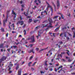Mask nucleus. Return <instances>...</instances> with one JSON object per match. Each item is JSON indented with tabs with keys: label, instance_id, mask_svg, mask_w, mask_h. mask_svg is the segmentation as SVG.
Listing matches in <instances>:
<instances>
[{
	"label": "nucleus",
	"instance_id": "nucleus-6",
	"mask_svg": "<svg viewBox=\"0 0 75 75\" xmlns=\"http://www.w3.org/2000/svg\"><path fill=\"white\" fill-rule=\"evenodd\" d=\"M0 48H4V43H1L0 44Z\"/></svg>",
	"mask_w": 75,
	"mask_h": 75
},
{
	"label": "nucleus",
	"instance_id": "nucleus-59",
	"mask_svg": "<svg viewBox=\"0 0 75 75\" xmlns=\"http://www.w3.org/2000/svg\"><path fill=\"white\" fill-rule=\"evenodd\" d=\"M31 69H32V71H34V69L32 67L31 68Z\"/></svg>",
	"mask_w": 75,
	"mask_h": 75
},
{
	"label": "nucleus",
	"instance_id": "nucleus-45",
	"mask_svg": "<svg viewBox=\"0 0 75 75\" xmlns=\"http://www.w3.org/2000/svg\"><path fill=\"white\" fill-rule=\"evenodd\" d=\"M66 39H67V40H69V37L67 36L66 37Z\"/></svg>",
	"mask_w": 75,
	"mask_h": 75
},
{
	"label": "nucleus",
	"instance_id": "nucleus-21",
	"mask_svg": "<svg viewBox=\"0 0 75 75\" xmlns=\"http://www.w3.org/2000/svg\"><path fill=\"white\" fill-rule=\"evenodd\" d=\"M50 9L51 10V11L52 13H53V12H54V10H53V8L52 7L50 8Z\"/></svg>",
	"mask_w": 75,
	"mask_h": 75
},
{
	"label": "nucleus",
	"instance_id": "nucleus-23",
	"mask_svg": "<svg viewBox=\"0 0 75 75\" xmlns=\"http://www.w3.org/2000/svg\"><path fill=\"white\" fill-rule=\"evenodd\" d=\"M5 20H4V21H3V22H4L3 26L4 27H5V26H6V24H5Z\"/></svg>",
	"mask_w": 75,
	"mask_h": 75
},
{
	"label": "nucleus",
	"instance_id": "nucleus-34",
	"mask_svg": "<svg viewBox=\"0 0 75 75\" xmlns=\"http://www.w3.org/2000/svg\"><path fill=\"white\" fill-rule=\"evenodd\" d=\"M8 26H9V28L10 29L9 31H11V28H10V26L9 25H8Z\"/></svg>",
	"mask_w": 75,
	"mask_h": 75
},
{
	"label": "nucleus",
	"instance_id": "nucleus-26",
	"mask_svg": "<svg viewBox=\"0 0 75 75\" xmlns=\"http://www.w3.org/2000/svg\"><path fill=\"white\" fill-rule=\"evenodd\" d=\"M34 45V44H30L29 45L30 46V47H33V46Z\"/></svg>",
	"mask_w": 75,
	"mask_h": 75
},
{
	"label": "nucleus",
	"instance_id": "nucleus-18",
	"mask_svg": "<svg viewBox=\"0 0 75 75\" xmlns=\"http://www.w3.org/2000/svg\"><path fill=\"white\" fill-rule=\"evenodd\" d=\"M39 34H38V36H36V37L37 38V39H38V37H39V36H41L40 35H41V34L40 33V31H39Z\"/></svg>",
	"mask_w": 75,
	"mask_h": 75
},
{
	"label": "nucleus",
	"instance_id": "nucleus-16",
	"mask_svg": "<svg viewBox=\"0 0 75 75\" xmlns=\"http://www.w3.org/2000/svg\"><path fill=\"white\" fill-rule=\"evenodd\" d=\"M38 21H39V23H40V21L38 20H35L34 21V22L35 23H36Z\"/></svg>",
	"mask_w": 75,
	"mask_h": 75
},
{
	"label": "nucleus",
	"instance_id": "nucleus-11",
	"mask_svg": "<svg viewBox=\"0 0 75 75\" xmlns=\"http://www.w3.org/2000/svg\"><path fill=\"white\" fill-rule=\"evenodd\" d=\"M18 23H21V25H22L24 24V22L23 21H19Z\"/></svg>",
	"mask_w": 75,
	"mask_h": 75
},
{
	"label": "nucleus",
	"instance_id": "nucleus-10",
	"mask_svg": "<svg viewBox=\"0 0 75 75\" xmlns=\"http://www.w3.org/2000/svg\"><path fill=\"white\" fill-rule=\"evenodd\" d=\"M57 7H59L60 6V4H59V1L58 0L57 1Z\"/></svg>",
	"mask_w": 75,
	"mask_h": 75
},
{
	"label": "nucleus",
	"instance_id": "nucleus-44",
	"mask_svg": "<svg viewBox=\"0 0 75 75\" xmlns=\"http://www.w3.org/2000/svg\"><path fill=\"white\" fill-rule=\"evenodd\" d=\"M8 33H7L6 35V37H8Z\"/></svg>",
	"mask_w": 75,
	"mask_h": 75
},
{
	"label": "nucleus",
	"instance_id": "nucleus-47",
	"mask_svg": "<svg viewBox=\"0 0 75 75\" xmlns=\"http://www.w3.org/2000/svg\"><path fill=\"white\" fill-rule=\"evenodd\" d=\"M68 61L69 62H71V60L70 59H69L68 60Z\"/></svg>",
	"mask_w": 75,
	"mask_h": 75
},
{
	"label": "nucleus",
	"instance_id": "nucleus-8",
	"mask_svg": "<svg viewBox=\"0 0 75 75\" xmlns=\"http://www.w3.org/2000/svg\"><path fill=\"white\" fill-rule=\"evenodd\" d=\"M46 3L48 5V6H47L48 7H49V8H52V6H50V5L49 3L47 2V1H46Z\"/></svg>",
	"mask_w": 75,
	"mask_h": 75
},
{
	"label": "nucleus",
	"instance_id": "nucleus-31",
	"mask_svg": "<svg viewBox=\"0 0 75 75\" xmlns=\"http://www.w3.org/2000/svg\"><path fill=\"white\" fill-rule=\"evenodd\" d=\"M16 17V15H15L13 17V20L15 21V20H16V19H15V18Z\"/></svg>",
	"mask_w": 75,
	"mask_h": 75
},
{
	"label": "nucleus",
	"instance_id": "nucleus-4",
	"mask_svg": "<svg viewBox=\"0 0 75 75\" xmlns=\"http://www.w3.org/2000/svg\"><path fill=\"white\" fill-rule=\"evenodd\" d=\"M34 51V48H33L32 50L31 49L30 51H29L28 52L29 53H31V52H32L33 54H34L35 53V52L33 51Z\"/></svg>",
	"mask_w": 75,
	"mask_h": 75
},
{
	"label": "nucleus",
	"instance_id": "nucleus-58",
	"mask_svg": "<svg viewBox=\"0 0 75 75\" xmlns=\"http://www.w3.org/2000/svg\"><path fill=\"white\" fill-rule=\"evenodd\" d=\"M45 22H47V20H45L44 22H43L42 23H45Z\"/></svg>",
	"mask_w": 75,
	"mask_h": 75
},
{
	"label": "nucleus",
	"instance_id": "nucleus-36",
	"mask_svg": "<svg viewBox=\"0 0 75 75\" xmlns=\"http://www.w3.org/2000/svg\"><path fill=\"white\" fill-rule=\"evenodd\" d=\"M13 47L14 48H17V46H13Z\"/></svg>",
	"mask_w": 75,
	"mask_h": 75
},
{
	"label": "nucleus",
	"instance_id": "nucleus-1",
	"mask_svg": "<svg viewBox=\"0 0 75 75\" xmlns=\"http://www.w3.org/2000/svg\"><path fill=\"white\" fill-rule=\"evenodd\" d=\"M31 40L32 42H35V39L34 38V35L31 36Z\"/></svg>",
	"mask_w": 75,
	"mask_h": 75
},
{
	"label": "nucleus",
	"instance_id": "nucleus-57",
	"mask_svg": "<svg viewBox=\"0 0 75 75\" xmlns=\"http://www.w3.org/2000/svg\"><path fill=\"white\" fill-rule=\"evenodd\" d=\"M48 30V28H47L45 29V31H47Z\"/></svg>",
	"mask_w": 75,
	"mask_h": 75
},
{
	"label": "nucleus",
	"instance_id": "nucleus-39",
	"mask_svg": "<svg viewBox=\"0 0 75 75\" xmlns=\"http://www.w3.org/2000/svg\"><path fill=\"white\" fill-rule=\"evenodd\" d=\"M31 40L30 38H28L26 40V41H27V40Z\"/></svg>",
	"mask_w": 75,
	"mask_h": 75
},
{
	"label": "nucleus",
	"instance_id": "nucleus-50",
	"mask_svg": "<svg viewBox=\"0 0 75 75\" xmlns=\"http://www.w3.org/2000/svg\"><path fill=\"white\" fill-rule=\"evenodd\" d=\"M20 20L21 21L22 20H23V18H22V17H21V16H20Z\"/></svg>",
	"mask_w": 75,
	"mask_h": 75
},
{
	"label": "nucleus",
	"instance_id": "nucleus-46",
	"mask_svg": "<svg viewBox=\"0 0 75 75\" xmlns=\"http://www.w3.org/2000/svg\"><path fill=\"white\" fill-rule=\"evenodd\" d=\"M54 71L55 72H57V69L56 68H54Z\"/></svg>",
	"mask_w": 75,
	"mask_h": 75
},
{
	"label": "nucleus",
	"instance_id": "nucleus-53",
	"mask_svg": "<svg viewBox=\"0 0 75 75\" xmlns=\"http://www.w3.org/2000/svg\"><path fill=\"white\" fill-rule=\"evenodd\" d=\"M31 16H28V17H27V18H31Z\"/></svg>",
	"mask_w": 75,
	"mask_h": 75
},
{
	"label": "nucleus",
	"instance_id": "nucleus-60",
	"mask_svg": "<svg viewBox=\"0 0 75 75\" xmlns=\"http://www.w3.org/2000/svg\"><path fill=\"white\" fill-rule=\"evenodd\" d=\"M20 3L21 4H22L23 3V1H21L20 2Z\"/></svg>",
	"mask_w": 75,
	"mask_h": 75
},
{
	"label": "nucleus",
	"instance_id": "nucleus-29",
	"mask_svg": "<svg viewBox=\"0 0 75 75\" xmlns=\"http://www.w3.org/2000/svg\"><path fill=\"white\" fill-rule=\"evenodd\" d=\"M47 61H46L45 62V64L46 66L48 65V64H47Z\"/></svg>",
	"mask_w": 75,
	"mask_h": 75
},
{
	"label": "nucleus",
	"instance_id": "nucleus-20",
	"mask_svg": "<svg viewBox=\"0 0 75 75\" xmlns=\"http://www.w3.org/2000/svg\"><path fill=\"white\" fill-rule=\"evenodd\" d=\"M59 28H57L56 29H55V31L56 32H57V31H58V30H59Z\"/></svg>",
	"mask_w": 75,
	"mask_h": 75
},
{
	"label": "nucleus",
	"instance_id": "nucleus-25",
	"mask_svg": "<svg viewBox=\"0 0 75 75\" xmlns=\"http://www.w3.org/2000/svg\"><path fill=\"white\" fill-rule=\"evenodd\" d=\"M42 25H43V27H47V25H48V24L46 25L45 26H44V24H42Z\"/></svg>",
	"mask_w": 75,
	"mask_h": 75
},
{
	"label": "nucleus",
	"instance_id": "nucleus-13",
	"mask_svg": "<svg viewBox=\"0 0 75 75\" xmlns=\"http://www.w3.org/2000/svg\"><path fill=\"white\" fill-rule=\"evenodd\" d=\"M32 18H30L29 19V21H28V23H30L32 22Z\"/></svg>",
	"mask_w": 75,
	"mask_h": 75
},
{
	"label": "nucleus",
	"instance_id": "nucleus-28",
	"mask_svg": "<svg viewBox=\"0 0 75 75\" xmlns=\"http://www.w3.org/2000/svg\"><path fill=\"white\" fill-rule=\"evenodd\" d=\"M37 18H40V19H42V17H41L40 16H39L37 17Z\"/></svg>",
	"mask_w": 75,
	"mask_h": 75
},
{
	"label": "nucleus",
	"instance_id": "nucleus-55",
	"mask_svg": "<svg viewBox=\"0 0 75 75\" xmlns=\"http://www.w3.org/2000/svg\"><path fill=\"white\" fill-rule=\"evenodd\" d=\"M7 51H8V52H10V49H8L7 50Z\"/></svg>",
	"mask_w": 75,
	"mask_h": 75
},
{
	"label": "nucleus",
	"instance_id": "nucleus-37",
	"mask_svg": "<svg viewBox=\"0 0 75 75\" xmlns=\"http://www.w3.org/2000/svg\"><path fill=\"white\" fill-rule=\"evenodd\" d=\"M33 58V56H32L30 57L29 60H31V59H32V58Z\"/></svg>",
	"mask_w": 75,
	"mask_h": 75
},
{
	"label": "nucleus",
	"instance_id": "nucleus-14",
	"mask_svg": "<svg viewBox=\"0 0 75 75\" xmlns=\"http://www.w3.org/2000/svg\"><path fill=\"white\" fill-rule=\"evenodd\" d=\"M18 68H19V64H17L16 67V70H17L18 69Z\"/></svg>",
	"mask_w": 75,
	"mask_h": 75
},
{
	"label": "nucleus",
	"instance_id": "nucleus-9",
	"mask_svg": "<svg viewBox=\"0 0 75 75\" xmlns=\"http://www.w3.org/2000/svg\"><path fill=\"white\" fill-rule=\"evenodd\" d=\"M10 11V10L8 11L6 13V17L7 18H8V14H9V12Z\"/></svg>",
	"mask_w": 75,
	"mask_h": 75
},
{
	"label": "nucleus",
	"instance_id": "nucleus-2",
	"mask_svg": "<svg viewBox=\"0 0 75 75\" xmlns=\"http://www.w3.org/2000/svg\"><path fill=\"white\" fill-rule=\"evenodd\" d=\"M7 59V57L3 56L1 59L3 61H4L5 60H6Z\"/></svg>",
	"mask_w": 75,
	"mask_h": 75
},
{
	"label": "nucleus",
	"instance_id": "nucleus-62",
	"mask_svg": "<svg viewBox=\"0 0 75 75\" xmlns=\"http://www.w3.org/2000/svg\"><path fill=\"white\" fill-rule=\"evenodd\" d=\"M62 68V66H61V67H59V68L60 69V68Z\"/></svg>",
	"mask_w": 75,
	"mask_h": 75
},
{
	"label": "nucleus",
	"instance_id": "nucleus-17",
	"mask_svg": "<svg viewBox=\"0 0 75 75\" xmlns=\"http://www.w3.org/2000/svg\"><path fill=\"white\" fill-rule=\"evenodd\" d=\"M58 17H59V16H55L53 17V19H56Z\"/></svg>",
	"mask_w": 75,
	"mask_h": 75
},
{
	"label": "nucleus",
	"instance_id": "nucleus-15",
	"mask_svg": "<svg viewBox=\"0 0 75 75\" xmlns=\"http://www.w3.org/2000/svg\"><path fill=\"white\" fill-rule=\"evenodd\" d=\"M1 30L2 32H4V29L2 28H1Z\"/></svg>",
	"mask_w": 75,
	"mask_h": 75
},
{
	"label": "nucleus",
	"instance_id": "nucleus-49",
	"mask_svg": "<svg viewBox=\"0 0 75 75\" xmlns=\"http://www.w3.org/2000/svg\"><path fill=\"white\" fill-rule=\"evenodd\" d=\"M37 63V62H34V63L33 64L32 66H34V65L35 64V63Z\"/></svg>",
	"mask_w": 75,
	"mask_h": 75
},
{
	"label": "nucleus",
	"instance_id": "nucleus-63",
	"mask_svg": "<svg viewBox=\"0 0 75 75\" xmlns=\"http://www.w3.org/2000/svg\"><path fill=\"white\" fill-rule=\"evenodd\" d=\"M45 70H46V71H48V68H45Z\"/></svg>",
	"mask_w": 75,
	"mask_h": 75
},
{
	"label": "nucleus",
	"instance_id": "nucleus-52",
	"mask_svg": "<svg viewBox=\"0 0 75 75\" xmlns=\"http://www.w3.org/2000/svg\"><path fill=\"white\" fill-rule=\"evenodd\" d=\"M60 44H63V42L62 41H61L59 42Z\"/></svg>",
	"mask_w": 75,
	"mask_h": 75
},
{
	"label": "nucleus",
	"instance_id": "nucleus-3",
	"mask_svg": "<svg viewBox=\"0 0 75 75\" xmlns=\"http://www.w3.org/2000/svg\"><path fill=\"white\" fill-rule=\"evenodd\" d=\"M21 69H19L18 71V74L17 75H21Z\"/></svg>",
	"mask_w": 75,
	"mask_h": 75
},
{
	"label": "nucleus",
	"instance_id": "nucleus-48",
	"mask_svg": "<svg viewBox=\"0 0 75 75\" xmlns=\"http://www.w3.org/2000/svg\"><path fill=\"white\" fill-rule=\"evenodd\" d=\"M43 13H44V12L42 11L41 12V16H43Z\"/></svg>",
	"mask_w": 75,
	"mask_h": 75
},
{
	"label": "nucleus",
	"instance_id": "nucleus-32",
	"mask_svg": "<svg viewBox=\"0 0 75 75\" xmlns=\"http://www.w3.org/2000/svg\"><path fill=\"white\" fill-rule=\"evenodd\" d=\"M62 71V69H61V70L58 71V73H60V72Z\"/></svg>",
	"mask_w": 75,
	"mask_h": 75
},
{
	"label": "nucleus",
	"instance_id": "nucleus-41",
	"mask_svg": "<svg viewBox=\"0 0 75 75\" xmlns=\"http://www.w3.org/2000/svg\"><path fill=\"white\" fill-rule=\"evenodd\" d=\"M48 8H49V7H48V6H47L46 8V10L47 11H48Z\"/></svg>",
	"mask_w": 75,
	"mask_h": 75
},
{
	"label": "nucleus",
	"instance_id": "nucleus-64",
	"mask_svg": "<svg viewBox=\"0 0 75 75\" xmlns=\"http://www.w3.org/2000/svg\"><path fill=\"white\" fill-rule=\"evenodd\" d=\"M2 61H2V60H1V59H0V63H1V62H2Z\"/></svg>",
	"mask_w": 75,
	"mask_h": 75
},
{
	"label": "nucleus",
	"instance_id": "nucleus-38",
	"mask_svg": "<svg viewBox=\"0 0 75 75\" xmlns=\"http://www.w3.org/2000/svg\"><path fill=\"white\" fill-rule=\"evenodd\" d=\"M44 50H45V49H41L39 51V52H41V51H44Z\"/></svg>",
	"mask_w": 75,
	"mask_h": 75
},
{
	"label": "nucleus",
	"instance_id": "nucleus-51",
	"mask_svg": "<svg viewBox=\"0 0 75 75\" xmlns=\"http://www.w3.org/2000/svg\"><path fill=\"white\" fill-rule=\"evenodd\" d=\"M48 27L50 28V27H53V26H51L50 25H49L48 26Z\"/></svg>",
	"mask_w": 75,
	"mask_h": 75
},
{
	"label": "nucleus",
	"instance_id": "nucleus-27",
	"mask_svg": "<svg viewBox=\"0 0 75 75\" xmlns=\"http://www.w3.org/2000/svg\"><path fill=\"white\" fill-rule=\"evenodd\" d=\"M67 32H65L64 34V37H67Z\"/></svg>",
	"mask_w": 75,
	"mask_h": 75
},
{
	"label": "nucleus",
	"instance_id": "nucleus-54",
	"mask_svg": "<svg viewBox=\"0 0 75 75\" xmlns=\"http://www.w3.org/2000/svg\"><path fill=\"white\" fill-rule=\"evenodd\" d=\"M12 33H13V34H14V33H16V32H14L13 31H12Z\"/></svg>",
	"mask_w": 75,
	"mask_h": 75
},
{
	"label": "nucleus",
	"instance_id": "nucleus-56",
	"mask_svg": "<svg viewBox=\"0 0 75 75\" xmlns=\"http://www.w3.org/2000/svg\"><path fill=\"white\" fill-rule=\"evenodd\" d=\"M72 31H73V30H75V28H74V27H73V28H72Z\"/></svg>",
	"mask_w": 75,
	"mask_h": 75
},
{
	"label": "nucleus",
	"instance_id": "nucleus-35",
	"mask_svg": "<svg viewBox=\"0 0 75 75\" xmlns=\"http://www.w3.org/2000/svg\"><path fill=\"white\" fill-rule=\"evenodd\" d=\"M35 50L37 51H38V50H39V48H36L35 49Z\"/></svg>",
	"mask_w": 75,
	"mask_h": 75
},
{
	"label": "nucleus",
	"instance_id": "nucleus-61",
	"mask_svg": "<svg viewBox=\"0 0 75 75\" xmlns=\"http://www.w3.org/2000/svg\"><path fill=\"white\" fill-rule=\"evenodd\" d=\"M55 26H58V23H57V24L55 25Z\"/></svg>",
	"mask_w": 75,
	"mask_h": 75
},
{
	"label": "nucleus",
	"instance_id": "nucleus-30",
	"mask_svg": "<svg viewBox=\"0 0 75 75\" xmlns=\"http://www.w3.org/2000/svg\"><path fill=\"white\" fill-rule=\"evenodd\" d=\"M63 15L61 14V17H62V19H64V16H63Z\"/></svg>",
	"mask_w": 75,
	"mask_h": 75
},
{
	"label": "nucleus",
	"instance_id": "nucleus-43",
	"mask_svg": "<svg viewBox=\"0 0 75 75\" xmlns=\"http://www.w3.org/2000/svg\"><path fill=\"white\" fill-rule=\"evenodd\" d=\"M44 12V13H46V14H48V13H47V11H46L45 10L44 12Z\"/></svg>",
	"mask_w": 75,
	"mask_h": 75
},
{
	"label": "nucleus",
	"instance_id": "nucleus-7",
	"mask_svg": "<svg viewBox=\"0 0 75 75\" xmlns=\"http://www.w3.org/2000/svg\"><path fill=\"white\" fill-rule=\"evenodd\" d=\"M29 12V11L28 10L27 11V12L26 13V15L25 14V12H24V15H25V16H27V15H28V13Z\"/></svg>",
	"mask_w": 75,
	"mask_h": 75
},
{
	"label": "nucleus",
	"instance_id": "nucleus-22",
	"mask_svg": "<svg viewBox=\"0 0 75 75\" xmlns=\"http://www.w3.org/2000/svg\"><path fill=\"white\" fill-rule=\"evenodd\" d=\"M23 32L24 33V35H25L27 34L25 30H24Z\"/></svg>",
	"mask_w": 75,
	"mask_h": 75
},
{
	"label": "nucleus",
	"instance_id": "nucleus-42",
	"mask_svg": "<svg viewBox=\"0 0 75 75\" xmlns=\"http://www.w3.org/2000/svg\"><path fill=\"white\" fill-rule=\"evenodd\" d=\"M38 1V2L39 3H41V0H37Z\"/></svg>",
	"mask_w": 75,
	"mask_h": 75
},
{
	"label": "nucleus",
	"instance_id": "nucleus-33",
	"mask_svg": "<svg viewBox=\"0 0 75 75\" xmlns=\"http://www.w3.org/2000/svg\"><path fill=\"white\" fill-rule=\"evenodd\" d=\"M49 71H53V69L52 68L50 69Z\"/></svg>",
	"mask_w": 75,
	"mask_h": 75
},
{
	"label": "nucleus",
	"instance_id": "nucleus-40",
	"mask_svg": "<svg viewBox=\"0 0 75 75\" xmlns=\"http://www.w3.org/2000/svg\"><path fill=\"white\" fill-rule=\"evenodd\" d=\"M74 34L73 35V38H75V32H74Z\"/></svg>",
	"mask_w": 75,
	"mask_h": 75
},
{
	"label": "nucleus",
	"instance_id": "nucleus-12",
	"mask_svg": "<svg viewBox=\"0 0 75 75\" xmlns=\"http://www.w3.org/2000/svg\"><path fill=\"white\" fill-rule=\"evenodd\" d=\"M48 21L49 23H52L53 22L52 20V18H50H50H49Z\"/></svg>",
	"mask_w": 75,
	"mask_h": 75
},
{
	"label": "nucleus",
	"instance_id": "nucleus-19",
	"mask_svg": "<svg viewBox=\"0 0 75 75\" xmlns=\"http://www.w3.org/2000/svg\"><path fill=\"white\" fill-rule=\"evenodd\" d=\"M12 14H14V15H16V13L14 12V11L13 10L12 11Z\"/></svg>",
	"mask_w": 75,
	"mask_h": 75
},
{
	"label": "nucleus",
	"instance_id": "nucleus-24",
	"mask_svg": "<svg viewBox=\"0 0 75 75\" xmlns=\"http://www.w3.org/2000/svg\"><path fill=\"white\" fill-rule=\"evenodd\" d=\"M32 63V62H30L28 64V67H30V64H31Z\"/></svg>",
	"mask_w": 75,
	"mask_h": 75
},
{
	"label": "nucleus",
	"instance_id": "nucleus-5",
	"mask_svg": "<svg viewBox=\"0 0 75 75\" xmlns=\"http://www.w3.org/2000/svg\"><path fill=\"white\" fill-rule=\"evenodd\" d=\"M52 4L53 5L54 7V11H56V6H55V5L54 4V2H52Z\"/></svg>",
	"mask_w": 75,
	"mask_h": 75
}]
</instances>
